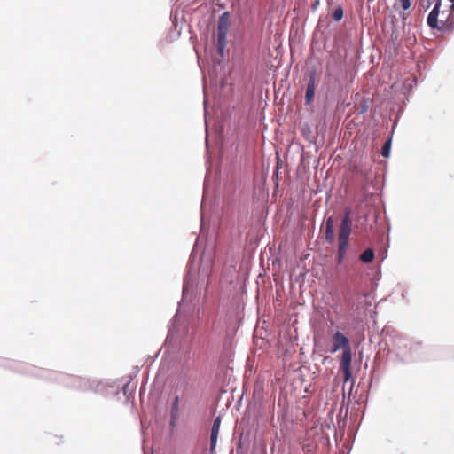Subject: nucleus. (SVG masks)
<instances>
[{"label":"nucleus","instance_id":"nucleus-1","mask_svg":"<svg viewBox=\"0 0 454 454\" xmlns=\"http://www.w3.org/2000/svg\"><path fill=\"white\" fill-rule=\"evenodd\" d=\"M352 220H351V209L346 207L344 209V216L341 220V223L339 231L338 237V263L343 262L344 257L347 253L348 246V239L351 233Z\"/></svg>","mask_w":454,"mask_h":454},{"label":"nucleus","instance_id":"nucleus-2","mask_svg":"<svg viewBox=\"0 0 454 454\" xmlns=\"http://www.w3.org/2000/svg\"><path fill=\"white\" fill-rule=\"evenodd\" d=\"M434 9L429 12L427 24L431 28H436L442 32H450L454 29V14H448L445 20H438L441 0H435Z\"/></svg>","mask_w":454,"mask_h":454},{"label":"nucleus","instance_id":"nucleus-3","mask_svg":"<svg viewBox=\"0 0 454 454\" xmlns=\"http://www.w3.org/2000/svg\"><path fill=\"white\" fill-rule=\"evenodd\" d=\"M352 349L351 348L342 351L340 362V369L343 373V381L348 382L352 376L351 372Z\"/></svg>","mask_w":454,"mask_h":454},{"label":"nucleus","instance_id":"nucleus-4","mask_svg":"<svg viewBox=\"0 0 454 454\" xmlns=\"http://www.w3.org/2000/svg\"><path fill=\"white\" fill-rule=\"evenodd\" d=\"M350 344L348 339L340 332H336L333 335V346L331 349V353H335L340 349L346 350L349 348Z\"/></svg>","mask_w":454,"mask_h":454},{"label":"nucleus","instance_id":"nucleus-5","mask_svg":"<svg viewBox=\"0 0 454 454\" xmlns=\"http://www.w3.org/2000/svg\"><path fill=\"white\" fill-rule=\"evenodd\" d=\"M221 425V417H216L214 420L212 428H211V435H210V450L213 452L216 446L217 438L219 434Z\"/></svg>","mask_w":454,"mask_h":454},{"label":"nucleus","instance_id":"nucleus-6","mask_svg":"<svg viewBox=\"0 0 454 454\" xmlns=\"http://www.w3.org/2000/svg\"><path fill=\"white\" fill-rule=\"evenodd\" d=\"M230 25V13L228 12H223L218 20L217 24V34L227 35Z\"/></svg>","mask_w":454,"mask_h":454},{"label":"nucleus","instance_id":"nucleus-7","mask_svg":"<svg viewBox=\"0 0 454 454\" xmlns=\"http://www.w3.org/2000/svg\"><path fill=\"white\" fill-rule=\"evenodd\" d=\"M316 88V78L315 74H311L308 82L305 93V104L310 105L313 101Z\"/></svg>","mask_w":454,"mask_h":454},{"label":"nucleus","instance_id":"nucleus-8","mask_svg":"<svg viewBox=\"0 0 454 454\" xmlns=\"http://www.w3.org/2000/svg\"><path fill=\"white\" fill-rule=\"evenodd\" d=\"M360 260L364 263H370L374 259V251L372 248L365 249L359 256Z\"/></svg>","mask_w":454,"mask_h":454},{"label":"nucleus","instance_id":"nucleus-9","mask_svg":"<svg viewBox=\"0 0 454 454\" xmlns=\"http://www.w3.org/2000/svg\"><path fill=\"white\" fill-rule=\"evenodd\" d=\"M227 35L217 34V51L222 56L226 46Z\"/></svg>","mask_w":454,"mask_h":454},{"label":"nucleus","instance_id":"nucleus-10","mask_svg":"<svg viewBox=\"0 0 454 454\" xmlns=\"http://www.w3.org/2000/svg\"><path fill=\"white\" fill-rule=\"evenodd\" d=\"M411 0H395V8L401 7L403 10L406 11L411 7Z\"/></svg>","mask_w":454,"mask_h":454},{"label":"nucleus","instance_id":"nucleus-11","mask_svg":"<svg viewBox=\"0 0 454 454\" xmlns=\"http://www.w3.org/2000/svg\"><path fill=\"white\" fill-rule=\"evenodd\" d=\"M390 148H391V138L387 139L381 149V155L385 158H387L390 154Z\"/></svg>","mask_w":454,"mask_h":454},{"label":"nucleus","instance_id":"nucleus-12","mask_svg":"<svg viewBox=\"0 0 454 454\" xmlns=\"http://www.w3.org/2000/svg\"><path fill=\"white\" fill-rule=\"evenodd\" d=\"M325 239L329 243L334 241V228H325Z\"/></svg>","mask_w":454,"mask_h":454},{"label":"nucleus","instance_id":"nucleus-13","mask_svg":"<svg viewBox=\"0 0 454 454\" xmlns=\"http://www.w3.org/2000/svg\"><path fill=\"white\" fill-rule=\"evenodd\" d=\"M343 17V10L340 6L337 7L333 14V18L335 21H340Z\"/></svg>","mask_w":454,"mask_h":454},{"label":"nucleus","instance_id":"nucleus-14","mask_svg":"<svg viewBox=\"0 0 454 454\" xmlns=\"http://www.w3.org/2000/svg\"><path fill=\"white\" fill-rule=\"evenodd\" d=\"M325 228H333V220L332 217H329L325 222Z\"/></svg>","mask_w":454,"mask_h":454},{"label":"nucleus","instance_id":"nucleus-15","mask_svg":"<svg viewBox=\"0 0 454 454\" xmlns=\"http://www.w3.org/2000/svg\"><path fill=\"white\" fill-rule=\"evenodd\" d=\"M435 0H421L422 4H427L426 7L429 8Z\"/></svg>","mask_w":454,"mask_h":454},{"label":"nucleus","instance_id":"nucleus-16","mask_svg":"<svg viewBox=\"0 0 454 454\" xmlns=\"http://www.w3.org/2000/svg\"><path fill=\"white\" fill-rule=\"evenodd\" d=\"M447 16H448V14L446 15L444 12H442L441 14V19L440 20H445Z\"/></svg>","mask_w":454,"mask_h":454},{"label":"nucleus","instance_id":"nucleus-17","mask_svg":"<svg viewBox=\"0 0 454 454\" xmlns=\"http://www.w3.org/2000/svg\"><path fill=\"white\" fill-rule=\"evenodd\" d=\"M177 403H178V397H176L175 399V403H174V405L176 406L177 405Z\"/></svg>","mask_w":454,"mask_h":454},{"label":"nucleus","instance_id":"nucleus-18","mask_svg":"<svg viewBox=\"0 0 454 454\" xmlns=\"http://www.w3.org/2000/svg\"><path fill=\"white\" fill-rule=\"evenodd\" d=\"M450 2H451L452 4H454V0H450Z\"/></svg>","mask_w":454,"mask_h":454}]
</instances>
